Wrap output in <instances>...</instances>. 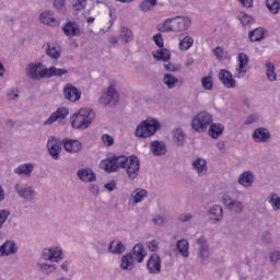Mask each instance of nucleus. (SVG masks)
Here are the masks:
<instances>
[{
  "label": "nucleus",
  "instance_id": "nucleus-50",
  "mask_svg": "<svg viewBox=\"0 0 280 280\" xmlns=\"http://www.w3.org/2000/svg\"><path fill=\"white\" fill-rule=\"evenodd\" d=\"M235 202V200H233V198H231V196L229 195H223L222 197V203L225 205V207H228V209L230 211H233V203Z\"/></svg>",
  "mask_w": 280,
  "mask_h": 280
},
{
  "label": "nucleus",
  "instance_id": "nucleus-61",
  "mask_svg": "<svg viewBox=\"0 0 280 280\" xmlns=\"http://www.w3.org/2000/svg\"><path fill=\"white\" fill-rule=\"evenodd\" d=\"M257 119H259V117H257V115L248 116L245 121V126H250V124H255V121H257Z\"/></svg>",
  "mask_w": 280,
  "mask_h": 280
},
{
  "label": "nucleus",
  "instance_id": "nucleus-23",
  "mask_svg": "<svg viewBox=\"0 0 280 280\" xmlns=\"http://www.w3.org/2000/svg\"><path fill=\"white\" fill-rule=\"evenodd\" d=\"M131 255L133 259L138 261V264H143V259H145V255H148V252H145V247H143V244L138 243L133 246Z\"/></svg>",
  "mask_w": 280,
  "mask_h": 280
},
{
  "label": "nucleus",
  "instance_id": "nucleus-31",
  "mask_svg": "<svg viewBox=\"0 0 280 280\" xmlns=\"http://www.w3.org/2000/svg\"><path fill=\"white\" fill-rule=\"evenodd\" d=\"M39 20L42 23H44V25H50L51 27L56 25V19L54 18V12L51 11H45L42 13Z\"/></svg>",
  "mask_w": 280,
  "mask_h": 280
},
{
  "label": "nucleus",
  "instance_id": "nucleus-62",
  "mask_svg": "<svg viewBox=\"0 0 280 280\" xmlns=\"http://www.w3.org/2000/svg\"><path fill=\"white\" fill-rule=\"evenodd\" d=\"M280 259V253L279 252H273L270 254V261H273L277 264Z\"/></svg>",
  "mask_w": 280,
  "mask_h": 280
},
{
  "label": "nucleus",
  "instance_id": "nucleus-57",
  "mask_svg": "<svg viewBox=\"0 0 280 280\" xmlns=\"http://www.w3.org/2000/svg\"><path fill=\"white\" fill-rule=\"evenodd\" d=\"M233 209L235 213H242V211H244V206L242 205V201L234 200Z\"/></svg>",
  "mask_w": 280,
  "mask_h": 280
},
{
  "label": "nucleus",
  "instance_id": "nucleus-46",
  "mask_svg": "<svg viewBox=\"0 0 280 280\" xmlns=\"http://www.w3.org/2000/svg\"><path fill=\"white\" fill-rule=\"evenodd\" d=\"M201 85L205 91H213V77L208 75L201 78Z\"/></svg>",
  "mask_w": 280,
  "mask_h": 280
},
{
  "label": "nucleus",
  "instance_id": "nucleus-2",
  "mask_svg": "<svg viewBox=\"0 0 280 280\" xmlns=\"http://www.w3.org/2000/svg\"><path fill=\"white\" fill-rule=\"evenodd\" d=\"M95 119V114L92 109L81 108L79 113L74 114L71 118V126L75 130H86L93 120Z\"/></svg>",
  "mask_w": 280,
  "mask_h": 280
},
{
  "label": "nucleus",
  "instance_id": "nucleus-60",
  "mask_svg": "<svg viewBox=\"0 0 280 280\" xmlns=\"http://www.w3.org/2000/svg\"><path fill=\"white\" fill-rule=\"evenodd\" d=\"M105 189H107L108 191H115V189H117V182L112 180L105 184Z\"/></svg>",
  "mask_w": 280,
  "mask_h": 280
},
{
  "label": "nucleus",
  "instance_id": "nucleus-12",
  "mask_svg": "<svg viewBox=\"0 0 280 280\" xmlns=\"http://www.w3.org/2000/svg\"><path fill=\"white\" fill-rule=\"evenodd\" d=\"M47 149L50 156H52L55 161H58V159H60V151L62 150V144L58 142L56 137H51L48 139Z\"/></svg>",
  "mask_w": 280,
  "mask_h": 280
},
{
  "label": "nucleus",
  "instance_id": "nucleus-51",
  "mask_svg": "<svg viewBox=\"0 0 280 280\" xmlns=\"http://www.w3.org/2000/svg\"><path fill=\"white\" fill-rule=\"evenodd\" d=\"M102 141L104 145H107V148H110V145H115V138H113V136L108 133L102 136Z\"/></svg>",
  "mask_w": 280,
  "mask_h": 280
},
{
  "label": "nucleus",
  "instance_id": "nucleus-53",
  "mask_svg": "<svg viewBox=\"0 0 280 280\" xmlns=\"http://www.w3.org/2000/svg\"><path fill=\"white\" fill-rule=\"evenodd\" d=\"M86 0H75L72 4L73 10H75L77 12H80L81 10H84V8L86 7Z\"/></svg>",
  "mask_w": 280,
  "mask_h": 280
},
{
  "label": "nucleus",
  "instance_id": "nucleus-14",
  "mask_svg": "<svg viewBox=\"0 0 280 280\" xmlns=\"http://www.w3.org/2000/svg\"><path fill=\"white\" fill-rule=\"evenodd\" d=\"M219 80L220 82H222L225 89H235L236 82L235 79H233V74L231 73V71L221 69L219 72Z\"/></svg>",
  "mask_w": 280,
  "mask_h": 280
},
{
  "label": "nucleus",
  "instance_id": "nucleus-49",
  "mask_svg": "<svg viewBox=\"0 0 280 280\" xmlns=\"http://www.w3.org/2000/svg\"><path fill=\"white\" fill-rule=\"evenodd\" d=\"M238 20L241 21L242 25H244V27H246V25H250L252 23H255V20L253 19V16L244 12L238 14Z\"/></svg>",
  "mask_w": 280,
  "mask_h": 280
},
{
  "label": "nucleus",
  "instance_id": "nucleus-48",
  "mask_svg": "<svg viewBox=\"0 0 280 280\" xmlns=\"http://www.w3.org/2000/svg\"><path fill=\"white\" fill-rule=\"evenodd\" d=\"M194 45V38L189 36H185L180 42H179V49L186 51Z\"/></svg>",
  "mask_w": 280,
  "mask_h": 280
},
{
  "label": "nucleus",
  "instance_id": "nucleus-18",
  "mask_svg": "<svg viewBox=\"0 0 280 280\" xmlns=\"http://www.w3.org/2000/svg\"><path fill=\"white\" fill-rule=\"evenodd\" d=\"M197 244L199 246V257L201 259V264H205V261H208L209 257L211 256L209 245H207V238H205V236H200L197 240Z\"/></svg>",
  "mask_w": 280,
  "mask_h": 280
},
{
  "label": "nucleus",
  "instance_id": "nucleus-40",
  "mask_svg": "<svg viewBox=\"0 0 280 280\" xmlns=\"http://www.w3.org/2000/svg\"><path fill=\"white\" fill-rule=\"evenodd\" d=\"M159 3V0H142L139 4L141 12H151L152 8H154Z\"/></svg>",
  "mask_w": 280,
  "mask_h": 280
},
{
  "label": "nucleus",
  "instance_id": "nucleus-37",
  "mask_svg": "<svg viewBox=\"0 0 280 280\" xmlns=\"http://www.w3.org/2000/svg\"><path fill=\"white\" fill-rule=\"evenodd\" d=\"M249 40L252 43H259V40H264V27H257L250 31Z\"/></svg>",
  "mask_w": 280,
  "mask_h": 280
},
{
  "label": "nucleus",
  "instance_id": "nucleus-33",
  "mask_svg": "<svg viewBox=\"0 0 280 280\" xmlns=\"http://www.w3.org/2000/svg\"><path fill=\"white\" fill-rule=\"evenodd\" d=\"M114 245L115 241H112L108 246V253H112V255H124L126 252V246H124V243L117 242L115 247H113Z\"/></svg>",
  "mask_w": 280,
  "mask_h": 280
},
{
  "label": "nucleus",
  "instance_id": "nucleus-13",
  "mask_svg": "<svg viewBox=\"0 0 280 280\" xmlns=\"http://www.w3.org/2000/svg\"><path fill=\"white\" fill-rule=\"evenodd\" d=\"M62 250H60L58 247H48L44 248L43 250V259L45 261H60L62 258Z\"/></svg>",
  "mask_w": 280,
  "mask_h": 280
},
{
  "label": "nucleus",
  "instance_id": "nucleus-27",
  "mask_svg": "<svg viewBox=\"0 0 280 280\" xmlns=\"http://www.w3.org/2000/svg\"><path fill=\"white\" fill-rule=\"evenodd\" d=\"M69 70L56 68L51 66L50 68H46V78H62V75H67Z\"/></svg>",
  "mask_w": 280,
  "mask_h": 280
},
{
  "label": "nucleus",
  "instance_id": "nucleus-39",
  "mask_svg": "<svg viewBox=\"0 0 280 280\" xmlns=\"http://www.w3.org/2000/svg\"><path fill=\"white\" fill-rule=\"evenodd\" d=\"M173 141L177 145H185V132L180 128L173 130Z\"/></svg>",
  "mask_w": 280,
  "mask_h": 280
},
{
  "label": "nucleus",
  "instance_id": "nucleus-21",
  "mask_svg": "<svg viewBox=\"0 0 280 280\" xmlns=\"http://www.w3.org/2000/svg\"><path fill=\"white\" fill-rule=\"evenodd\" d=\"M77 175L80 180H83V183H93L97 180V176L91 168H81L78 171Z\"/></svg>",
  "mask_w": 280,
  "mask_h": 280
},
{
  "label": "nucleus",
  "instance_id": "nucleus-20",
  "mask_svg": "<svg viewBox=\"0 0 280 280\" xmlns=\"http://www.w3.org/2000/svg\"><path fill=\"white\" fill-rule=\"evenodd\" d=\"M69 115V108L59 107L55 113H52L49 118L44 121V126H51V124H56L58 119H65Z\"/></svg>",
  "mask_w": 280,
  "mask_h": 280
},
{
  "label": "nucleus",
  "instance_id": "nucleus-30",
  "mask_svg": "<svg viewBox=\"0 0 280 280\" xmlns=\"http://www.w3.org/2000/svg\"><path fill=\"white\" fill-rule=\"evenodd\" d=\"M162 82L167 86V89H176L177 84H180L178 78L174 77L172 73L164 74Z\"/></svg>",
  "mask_w": 280,
  "mask_h": 280
},
{
  "label": "nucleus",
  "instance_id": "nucleus-19",
  "mask_svg": "<svg viewBox=\"0 0 280 280\" xmlns=\"http://www.w3.org/2000/svg\"><path fill=\"white\" fill-rule=\"evenodd\" d=\"M61 30L66 36H70L71 38L74 36H80L81 34L80 25H78V23L74 21H68L62 25Z\"/></svg>",
  "mask_w": 280,
  "mask_h": 280
},
{
  "label": "nucleus",
  "instance_id": "nucleus-35",
  "mask_svg": "<svg viewBox=\"0 0 280 280\" xmlns=\"http://www.w3.org/2000/svg\"><path fill=\"white\" fill-rule=\"evenodd\" d=\"M222 132H224V126L222 124H212L210 126L209 135L212 139H218Z\"/></svg>",
  "mask_w": 280,
  "mask_h": 280
},
{
  "label": "nucleus",
  "instance_id": "nucleus-8",
  "mask_svg": "<svg viewBox=\"0 0 280 280\" xmlns=\"http://www.w3.org/2000/svg\"><path fill=\"white\" fill-rule=\"evenodd\" d=\"M14 189L18 196L27 202H32V200H34L36 197V191L32 186H21V184H15Z\"/></svg>",
  "mask_w": 280,
  "mask_h": 280
},
{
  "label": "nucleus",
  "instance_id": "nucleus-7",
  "mask_svg": "<svg viewBox=\"0 0 280 280\" xmlns=\"http://www.w3.org/2000/svg\"><path fill=\"white\" fill-rule=\"evenodd\" d=\"M189 27H191V19L188 16H175L173 18L172 27H168V31L185 32V30H189Z\"/></svg>",
  "mask_w": 280,
  "mask_h": 280
},
{
  "label": "nucleus",
  "instance_id": "nucleus-10",
  "mask_svg": "<svg viewBox=\"0 0 280 280\" xmlns=\"http://www.w3.org/2000/svg\"><path fill=\"white\" fill-rule=\"evenodd\" d=\"M63 97L65 100H68V102H78L80 101V97H82V92L73 84L67 83L63 86Z\"/></svg>",
  "mask_w": 280,
  "mask_h": 280
},
{
  "label": "nucleus",
  "instance_id": "nucleus-15",
  "mask_svg": "<svg viewBox=\"0 0 280 280\" xmlns=\"http://www.w3.org/2000/svg\"><path fill=\"white\" fill-rule=\"evenodd\" d=\"M238 67L236 68L235 78H244L248 70H246V65H248V55L241 52L237 56Z\"/></svg>",
  "mask_w": 280,
  "mask_h": 280
},
{
  "label": "nucleus",
  "instance_id": "nucleus-52",
  "mask_svg": "<svg viewBox=\"0 0 280 280\" xmlns=\"http://www.w3.org/2000/svg\"><path fill=\"white\" fill-rule=\"evenodd\" d=\"M8 218H10V210H0V229H3Z\"/></svg>",
  "mask_w": 280,
  "mask_h": 280
},
{
  "label": "nucleus",
  "instance_id": "nucleus-9",
  "mask_svg": "<svg viewBox=\"0 0 280 280\" xmlns=\"http://www.w3.org/2000/svg\"><path fill=\"white\" fill-rule=\"evenodd\" d=\"M208 222H210V224H219V222L224 220V209L220 205H213L208 210Z\"/></svg>",
  "mask_w": 280,
  "mask_h": 280
},
{
  "label": "nucleus",
  "instance_id": "nucleus-63",
  "mask_svg": "<svg viewBox=\"0 0 280 280\" xmlns=\"http://www.w3.org/2000/svg\"><path fill=\"white\" fill-rule=\"evenodd\" d=\"M90 191L93 194V196H97L100 194V186L92 184L90 186Z\"/></svg>",
  "mask_w": 280,
  "mask_h": 280
},
{
  "label": "nucleus",
  "instance_id": "nucleus-1",
  "mask_svg": "<svg viewBox=\"0 0 280 280\" xmlns=\"http://www.w3.org/2000/svg\"><path fill=\"white\" fill-rule=\"evenodd\" d=\"M141 162L137 155L130 158L126 155H113L103 160L100 164L101 170H105L107 174H113L119 168L126 170V174L130 180H135L139 176Z\"/></svg>",
  "mask_w": 280,
  "mask_h": 280
},
{
  "label": "nucleus",
  "instance_id": "nucleus-32",
  "mask_svg": "<svg viewBox=\"0 0 280 280\" xmlns=\"http://www.w3.org/2000/svg\"><path fill=\"white\" fill-rule=\"evenodd\" d=\"M119 38L120 40H122V43H126V44L131 43V40L135 38L132 34V30L126 26H121Z\"/></svg>",
  "mask_w": 280,
  "mask_h": 280
},
{
  "label": "nucleus",
  "instance_id": "nucleus-24",
  "mask_svg": "<svg viewBox=\"0 0 280 280\" xmlns=\"http://www.w3.org/2000/svg\"><path fill=\"white\" fill-rule=\"evenodd\" d=\"M253 139L256 143H266L270 139V131L266 128L255 129Z\"/></svg>",
  "mask_w": 280,
  "mask_h": 280
},
{
  "label": "nucleus",
  "instance_id": "nucleus-4",
  "mask_svg": "<svg viewBox=\"0 0 280 280\" xmlns=\"http://www.w3.org/2000/svg\"><path fill=\"white\" fill-rule=\"evenodd\" d=\"M213 124V116L208 112H200L191 120V128L196 132H205Z\"/></svg>",
  "mask_w": 280,
  "mask_h": 280
},
{
  "label": "nucleus",
  "instance_id": "nucleus-16",
  "mask_svg": "<svg viewBox=\"0 0 280 280\" xmlns=\"http://www.w3.org/2000/svg\"><path fill=\"white\" fill-rule=\"evenodd\" d=\"M150 150L153 156H165L167 154V144L161 140H154L150 142Z\"/></svg>",
  "mask_w": 280,
  "mask_h": 280
},
{
  "label": "nucleus",
  "instance_id": "nucleus-11",
  "mask_svg": "<svg viewBox=\"0 0 280 280\" xmlns=\"http://www.w3.org/2000/svg\"><path fill=\"white\" fill-rule=\"evenodd\" d=\"M147 268L150 275H161V256L152 254L147 261Z\"/></svg>",
  "mask_w": 280,
  "mask_h": 280
},
{
  "label": "nucleus",
  "instance_id": "nucleus-56",
  "mask_svg": "<svg viewBox=\"0 0 280 280\" xmlns=\"http://www.w3.org/2000/svg\"><path fill=\"white\" fill-rule=\"evenodd\" d=\"M261 241H262V244H271L272 243V234H270V232H264Z\"/></svg>",
  "mask_w": 280,
  "mask_h": 280
},
{
  "label": "nucleus",
  "instance_id": "nucleus-47",
  "mask_svg": "<svg viewBox=\"0 0 280 280\" xmlns=\"http://www.w3.org/2000/svg\"><path fill=\"white\" fill-rule=\"evenodd\" d=\"M174 23V18L172 19H166L162 25L158 26V31L159 32H163V33H168V32H174V31H170V27H172Z\"/></svg>",
  "mask_w": 280,
  "mask_h": 280
},
{
  "label": "nucleus",
  "instance_id": "nucleus-64",
  "mask_svg": "<svg viewBox=\"0 0 280 280\" xmlns=\"http://www.w3.org/2000/svg\"><path fill=\"white\" fill-rule=\"evenodd\" d=\"M244 8H253V0H238Z\"/></svg>",
  "mask_w": 280,
  "mask_h": 280
},
{
  "label": "nucleus",
  "instance_id": "nucleus-3",
  "mask_svg": "<svg viewBox=\"0 0 280 280\" xmlns=\"http://www.w3.org/2000/svg\"><path fill=\"white\" fill-rule=\"evenodd\" d=\"M161 130V122L155 118L143 120L136 129V137L148 139Z\"/></svg>",
  "mask_w": 280,
  "mask_h": 280
},
{
  "label": "nucleus",
  "instance_id": "nucleus-43",
  "mask_svg": "<svg viewBox=\"0 0 280 280\" xmlns=\"http://www.w3.org/2000/svg\"><path fill=\"white\" fill-rule=\"evenodd\" d=\"M40 272H43L44 275H51L54 272H56V265H49V264H45V262H38L37 264Z\"/></svg>",
  "mask_w": 280,
  "mask_h": 280
},
{
  "label": "nucleus",
  "instance_id": "nucleus-5",
  "mask_svg": "<svg viewBox=\"0 0 280 280\" xmlns=\"http://www.w3.org/2000/svg\"><path fill=\"white\" fill-rule=\"evenodd\" d=\"M43 67L40 62H31L26 66V75L31 78V80H43V78H47V68L42 69L38 72V69Z\"/></svg>",
  "mask_w": 280,
  "mask_h": 280
},
{
  "label": "nucleus",
  "instance_id": "nucleus-59",
  "mask_svg": "<svg viewBox=\"0 0 280 280\" xmlns=\"http://www.w3.org/2000/svg\"><path fill=\"white\" fill-rule=\"evenodd\" d=\"M212 51L218 58V60H221L222 56H224V49H222V47L220 46H217Z\"/></svg>",
  "mask_w": 280,
  "mask_h": 280
},
{
  "label": "nucleus",
  "instance_id": "nucleus-54",
  "mask_svg": "<svg viewBox=\"0 0 280 280\" xmlns=\"http://www.w3.org/2000/svg\"><path fill=\"white\" fill-rule=\"evenodd\" d=\"M153 42L160 49H163V47H165V45L163 44V35H161L160 33L153 36Z\"/></svg>",
  "mask_w": 280,
  "mask_h": 280
},
{
  "label": "nucleus",
  "instance_id": "nucleus-45",
  "mask_svg": "<svg viewBox=\"0 0 280 280\" xmlns=\"http://www.w3.org/2000/svg\"><path fill=\"white\" fill-rule=\"evenodd\" d=\"M268 202L271 205L273 211H279V209H280V197H279V195L272 192L268 197Z\"/></svg>",
  "mask_w": 280,
  "mask_h": 280
},
{
  "label": "nucleus",
  "instance_id": "nucleus-34",
  "mask_svg": "<svg viewBox=\"0 0 280 280\" xmlns=\"http://www.w3.org/2000/svg\"><path fill=\"white\" fill-rule=\"evenodd\" d=\"M177 250L183 257H189V242L187 240L182 238L176 244Z\"/></svg>",
  "mask_w": 280,
  "mask_h": 280
},
{
  "label": "nucleus",
  "instance_id": "nucleus-38",
  "mask_svg": "<svg viewBox=\"0 0 280 280\" xmlns=\"http://www.w3.org/2000/svg\"><path fill=\"white\" fill-rule=\"evenodd\" d=\"M265 67L267 69V80H269V82H277V72H275V63L266 61Z\"/></svg>",
  "mask_w": 280,
  "mask_h": 280
},
{
  "label": "nucleus",
  "instance_id": "nucleus-58",
  "mask_svg": "<svg viewBox=\"0 0 280 280\" xmlns=\"http://www.w3.org/2000/svg\"><path fill=\"white\" fill-rule=\"evenodd\" d=\"M148 248L152 253H156V250H159V242H156V240H153V241L149 242L148 243Z\"/></svg>",
  "mask_w": 280,
  "mask_h": 280
},
{
  "label": "nucleus",
  "instance_id": "nucleus-29",
  "mask_svg": "<svg viewBox=\"0 0 280 280\" xmlns=\"http://www.w3.org/2000/svg\"><path fill=\"white\" fill-rule=\"evenodd\" d=\"M240 185H243V187H250L253 183H255V176L250 172H244L238 177Z\"/></svg>",
  "mask_w": 280,
  "mask_h": 280
},
{
  "label": "nucleus",
  "instance_id": "nucleus-42",
  "mask_svg": "<svg viewBox=\"0 0 280 280\" xmlns=\"http://www.w3.org/2000/svg\"><path fill=\"white\" fill-rule=\"evenodd\" d=\"M266 7L271 14H279L280 1L279 0H266Z\"/></svg>",
  "mask_w": 280,
  "mask_h": 280
},
{
  "label": "nucleus",
  "instance_id": "nucleus-44",
  "mask_svg": "<svg viewBox=\"0 0 280 280\" xmlns=\"http://www.w3.org/2000/svg\"><path fill=\"white\" fill-rule=\"evenodd\" d=\"M46 54L49 56V58H52L54 60H58L60 58V50L56 48V46H51V44H47Z\"/></svg>",
  "mask_w": 280,
  "mask_h": 280
},
{
  "label": "nucleus",
  "instance_id": "nucleus-25",
  "mask_svg": "<svg viewBox=\"0 0 280 280\" xmlns=\"http://www.w3.org/2000/svg\"><path fill=\"white\" fill-rule=\"evenodd\" d=\"M152 56L154 60H158V62H170V59L172 58V52L165 47L160 48L152 52Z\"/></svg>",
  "mask_w": 280,
  "mask_h": 280
},
{
  "label": "nucleus",
  "instance_id": "nucleus-22",
  "mask_svg": "<svg viewBox=\"0 0 280 280\" xmlns=\"http://www.w3.org/2000/svg\"><path fill=\"white\" fill-rule=\"evenodd\" d=\"M16 250H19L16 243H14V241H7L3 245L0 246V257L14 255Z\"/></svg>",
  "mask_w": 280,
  "mask_h": 280
},
{
  "label": "nucleus",
  "instance_id": "nucleus-17",
  "mask_svg": "<svg viewBox=\"0 0 280 280\" xmlns=\"http://www.w3.org/2000/svg\"><path fill=\"white\" fill-rule=\"evenodd\" d=\"M62 144L66 152H69L70 154H75L82 150V142H80V140L65 138Z\"/></svg>",
  "mask_w": 280,
  "mask_h": 280
},
{
  "label": "nucleus",
  "instance_id": "nucleus-55",
  "mask_svg": "<svg viewBox=\"0 0 280 280\" xmlns=\"http://www.w3.org/2000/svg\"><path fill=\"white\" fill-rule=\"evenodd\" d=\"M65 1L66 0H54V8H56L58 12H62L65 10Z\"/></svg>",
  "mask_w": 280,
  "mask_h": 280
},
{
  "label": "nucleus",
  "instance_id": "nucleus-36",
  "mask_svg": "<svg viewBox=\"0 0 280 280\" xmlns=\"http://www.w3.org/2000/svg\"><path fill=\"white\" fill-rule=\"evenodd\" d=\"M192 167L199 175L202 174L203 172H207V160L197 158L192 162Z\"/></svg>",
  "mask_w": 280,
  "mask_h": 280
},
{
  "label": "nucleus",
  "instance_id": "nucleus-26",
  "mask_svg": "<svg viewBox=\"0 0 280 280\" xmlns=\"http://www.w3.org/2000/svg\"><path fill=\"white\" fill-rule=\"evenodd\" d=\"M120 268L122 270H132L135 268V257L132 253H127L121 256Z\"/></svg>",
  "mask_w": 280,
  "mask_h": 280
},
{
  "label": "nucleus",
  "instance_id": "nucleus-41",
  "mask_svg": "<svg viewBox=\"0 0 280 280\" xmlns=\"http://www.w3.org/2000/svg\"><path fill=\"white\" fill-rule=\"evenodd\" d=\"M14 172L15 174H24L25 176H30V174L34 172V164H22L15 168Z\"/></svg>",
  "mask_w": 280,
  "mask_h": 280
},
{
  "label": "nucleus",
  "instance_id": "nucleus-6",
  "mask_svg": "<svg viewBox=\"0 0 280 280\" xmlns=\"http://www.w3.org/2000/svg\"><path fill=\"white\" fill-rule=\"evenodd\" d=\"M100 102L101 104H104V106H117V102H119V93H117L115 86L110 85L107 89L106 94L101 96Z\"/></svg>",
  "mask_w": 280,
  "mask_h": 280
},
{
  "label": "nucleus",
  "instance_id": "nucleus-28",
  "mask_svg": "<svg viewBox=\"0 0 280 280\" xmlns=\"http://www.w3.org/2000/svg\"><path fill=\"white\" fill-rule=\"evenodd\" d=\"M131 198L133 200V205H139V202H142L144 198H148V190L143 188H136L131 192Z\"/></svg>",
  "mask_w": 280,
  "mask_h": 280
}]
</instances>
